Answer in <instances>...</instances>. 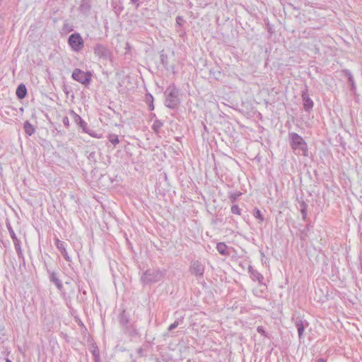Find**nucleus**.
<instances>
[{"label": "nucleus", "mask_w": 362, "mask_h": 362, "mask_svg": "<svg viewBox=\"0 0 362 362\" xmlns=\"http://www.w3.org/2000/svg\"><path fill=\"white\" fill-rule=\"evenodd\" d=\"M95 362H98L100 360V354L98 355L93 356Z\"/></svg>", "instance_id": "79ce46f5"}, {"label": "nucleus", "mask_w": 362, "mask_h": 362, "mask_svg": "<svg viewBox=\"0 0 362 362\" xmlns=\"http://www.w3.org/2000/svg\"><path fill=\"white\" fill-rule=\"evenodd\" d=\"M257 331L258 333L264 335V336H267L266 335V332L264 330V329L263 328V327L262 326H258L257 328Z\"/></svg>", "instance_id": "58836bf2"}, {"label": "nucleus", "mask_w": 362, "mask_h": 362, "mask_svg": "<svg viewBox=\"0 0 362 362\" xmlns=\"http://www.w3.org/2000/svg\"><path fill=\"white\" fill-rule=\"evenodd\" d=\"M288 138L293 150L301 151L303 156H308V145L302 136L297 133L291 132L288 134Z\"/></svg>", "instance_id": "7ed1b4c3"}, {"label": "nucleus", "mask_w": 362, "mask_h": 362, "mask_svg": "<svg viewBox=\"0 0 362 362\" xmlns=\"http://www.w3.org/2000/svg\"><path fill=\"white\" fill-rule=\"evenodd\" d=\"M6 227L8 228V230L9 232V234L11 235V238L13 242V244H16V243H21L20 240L18 239L14 230H13L11 226V223L9 222H7L6 223Z\"/></svg>", "instance_id": "412c9836"}, {"label": "nucleus", "mask_w": 362, "mask_h": 362, "mask_svg": "<svg viewBox=\"0 0 362 362\" xmlns=\"http://www.w3.org/2000/svg\"><path fill=\"white\" fill-rule=\"evenodd\" d=\"M254 216L259 219L260 222H262L264 220L263 215L257 208L254 209Z\"/></svg>", "instance_id": "c756f323"}, {"label": "nucleus", "mask_w": 362, "mask_h": 362, "mask_svg": "<svg viewBox=\"0 0 362 362\" xmlns=\"http://www.w3.org/2000/svg\"><path fill=\"white\" fill-rule=\"evenodd\" d=\"M163 123L160 120L156 119L154 121L152 125V129L155 132L158 133L160 128L163 127Z\"/></svg>", "instance_id": "b1692460"}, {"label": "nucleus", "mask_w": 362, "mask_h": 362, "mask_svg": "<svg viewBox=\"0 0 362 362\" xmlns=\"http://www.w3.org/2000/svg\"><path fill=\"white\" fill-rule=\"evenodd\" d=\"M91 10V1L90 0H81L78 7V11L83 15L88 16Z\"/></svg>", "instance_id": "4468645a"}, {"label": "nucleus", "mask_w": 362, "mask_h": 362, "mask_svg": "<svg viewBox=\"0 0 362 362\" xmlns=\"http://www.w3.org/2000/svg\"><path fill=\"white\" fill-rule=\"evenodd\" d=\"M148 1L149 0H130V3L138 8L141 4H144L145 1L148 2Z\"/></svg>", "instance_id": "7c9ffc66"}, {"label": "nucleus", "mask_w": 362, "mask_h": 362, "mask_svg": "<svg viewBox=\"0 0 362 362\" xmlns=\"http://www.w3.org/2000/svg\"><path fill=\"white\" fill-rule=\"evenodd\" d=\"M55 245H56L57 248L60 251V252L63 255L64 258L67 262H71V258L69 256L67 251L66 250V247L64 246V242L61 241L60 240H59V238H55Z\"/></svg>", "instance_id": "2eb2a0df"}, {"label": "nucleus", "mask_w": 362, "mask_h": 362, "mask_svg": "<svg viewBox=\"0 0 362 362\" xmlns=\"http://www.w3.org/2000/svg\"><path fill=\"white\" fill-rule=\"evenodd\" d=\"M267 30H268V32H269V33H273V31H272V27L269 25V24H267Z\"/></svg>", "instance_id": "37998d69"}, {"label": "nucleus", "mask_w": 362, "mask_h": 362, "mask_svg": "<svg viewBox=\"0 0 362 362\" xmlns=\"http://www.w3.org/2000/svg\"><path fill=\"white\" fill-rule=\"evenodd\" d=\"M231 212L234 214L240 215L241 210L239 206L236 204H234L231 206Z\"/></svg>", "instance_id": "2f4dec72"}, {"label": "nucleus", "mask_w": 362, "mask_h": 362, "mask_svg": "<svg viewBox=\"0 0 362 362\" xmlns=\"http://www.w3.org/2000/svg\"><path fill=\"white\" fill-rule=\"evenodd\" d=\"M160 62L163 65L165 68H168V55L164 52V50H162L160 53Z\"/></svg>", "instance_id": "4be33fe9"}, {"label": "nucleus", "mask_w": 362, "mask_h": 362, "mask_svg": "<svg viewBox=\"0 0 362 362\" xmlns=\"http://www.w3.org/2000/svg\"><path fill=\"white\" fill-rule=\"evenodd\" d=\"M62 122L66 128L69 127V119L68 117H64V118L62 119Z\"/></svg>", "instance_id": "4c0bfd02"}, {"label": "nucleus", "mask_w": 362, "mask_h": 362, "mask_svg": "<svg viewBox=\"0 0 362 362\" xmlns=\"http://www.w3.org/2000/svg\"><path fill=\"white\" fill-rule=\"evenodd\" d=\"M295 325L298 330V337L301 339L304 337V330L308 326V322L306 320L298 318L295 322Z\"/></svg>", "instance_id": "f8f14e48"}, {"label": "nucleus", "mask_w": 362, "mask_h": 362, "mask_svg": "<svg viewBox=\"0 0 362 362\" xmlns=\"http://www.w3.org/2000/svg\"><path fill=\"white\" fill-rule=\"evenodd\" d=\"M309 224H307L305 228L303 230H301L300 235V240H305L308 237V231L309 230Z\"/></svg>", "instance_id": "c85d7f7f"}, {"label": "nucleus", "mask_w": 362, "mask_h": 362, "mask_svg": "<svg viewBox=\"0 0 362 362\" xmlns=\"http://www.w3.org/2000/svg\"><path fill=\"white\" fill-rule=\"evenodd\" d=\"M345 75L348 77V81L351 85V89L354 90L356 88L354 77L349 70L344 71Z\"/></svg>", "instance_id": "5701e85b"}, {"label": "nucleus", "mask_w": 362, "mask_h": 362, "mask_svg": "<svg viewBox=\"0 0 362 362\" xmlns=\"http://www.w3.org/2000/svg\"><path fill=\"white\" fill-rule=\"evenodd\" d=\"M47 272L49 273V279L51 282L54 284V285L57 286V289L59 291H62L63 290V284L62 281L59 279L58 274L55 272H51L49 270H47Z\"/></svg>", "instance_id": "ddd939ff"}, {"label": "nucleus", "mask_w": 362, "mask_h": 362, "mask_svg": "<svg viewBox=\"0 0 362 362\" xmlns=\"http://www.w3.org/2000/svg\"><path fill=\"white\" fill-rule=\"evenodd\" d=\"M14 247H15V249L16 250V252H17L18 258L19 259H22L23 261L24 262V256H23V254L22 252V250H21L20 243L15 244Z\"/></svg>", "instance_id": "a878e982"}, {"label": "nucleus", "mask_w": 362, "mask_h": 362, "mask_svg": "<svg viewBox=\"0 0 362 362\" xmlns=\"http://www.w3.org/2000/svg\"><path fill=\"white\" fill-rule=\"evenodd\" d=\"M165 274L164 269H148L143 274L141 280L144 284H155L163 280Z\"/></svg>", "instance_id": "f03ea898"}, {"label": "nucleus", "mask_w": 362, "mask_h": 362, "mask_svg": "<svg viewBox=\"0 0 362 362\" xmlns=\"http://www.w3.org/2000/svg\"><path fill=\"white\" fill-rule=\"evenodd\" d=\"M204 269V264L198 260L192 261L189 268L191 274L197 277H203Z\"/></svg>", "instance_id": "0eeeda50"}, {"label": "nucleus", "mask_w": 362, "mask_h": 362, "mask_svg": "<svg viewBox=\"0 0 362 362\" xmlns=\"http://www.w3.org/2000/svg\"><path fill=\"white\" fill-rule=\"evenodd\" d=\"M218 252L222 255H228V247L224 243H218L216 245Z\"/></svg>", "instance_id": "aec40b11"}, {"label": "nucleus", "mask_w": 362, "mask_h": 362, "mask_svg": "<svg viewBox=\"0 0 362 362\" xmlns=\"http://www.w3.org/2000/svg\"><path fill=\"white\" fill-rule=\"evenodd\" d=\"M240 195V192L231 193L229 196V199L232 202H234Z\"/></svg>", "instance_id": "473e14b6"}, {"label": "nucleus", "mask_w": 362, "mask_h": 362, "mask_svg": "<svg viewBox=\"0 0 362 362\" xmlns=\"http://www.w3.org/2000/svg\"><path fill=\"white\" fill-rule=\"evenodd\" d=\"M5 362H12L9 358H6V361Z\"/></svg>", "instance_id": "49530a36"}, {"label": "nucleus", "mask_w": 362, "mask_h": 362, "mask_svg": "<svg viewBox=\"0 0 362 362\" xmlns=\"http://www.w3.org/2000/svg\"><path fill=\"white\" fill-rule=\"evenodd\" d=\"M74 29V25L69 23H66V22L64 23L63 27H62V30L65 33H70V32L73 31Z\"/></svg>", "instance_id": "cd10ccee"}, {"label": "nucleus", "mask_w": 362, "mask_h": 362, "mask_svg": "<svg viewBox=\"0 0 362 362\" xmlns=\"http://www.w3.org/2000/svg\"><path fill=\"white\" fill-rule=\"evenodd\" d=\"M299 204H300V209L308 208V204L303 200L300 202Z\"/></svg>", "instance_id": "a19ab883"}, {"label": "nucleus", "mask_w": 362, "mask_h": 362, "mask_svg": "<svg viewBox=\"0 0 362 362\" xmlns=\"http://www.w3.org/2000/svg\"><path fill=\"white\" fill-rule=\"evenodd\" d=\"M136 353L139 357H142L144 356V349L142 347H139L136 350Z\"/></svg>", "instance_id": "ea45409f"}, {"label": "nucleus", "mask_w": 362, "mask_h": 362, "mask_svg": "<svg viewBox=\"0 0 362 362\" xmlns=\"http://www.w3.org/2000/svg\"><path fill=\"white\" fill-rule=\"evenodd\" d=\"M91 353H92L93 356L98 355L100 354L99 349L97 346L93 345Z\"/></svg>", "instance_id": "c9c22d12"}, {"label": "nucleus", "mask_w": 362, "mask_h": 362, "mask_svg": "<svg viewBox=\"0 0 362 362\" xmlns=\"http://www.w3.org/2000/svg\"><path fill=\"white\" fill-rule=\"evenodd\" d=\"M23 129L28 136H31L35 132V127L28 120L24 122Z\"/></svg>", "instance_id": "a211bd4d"}, {"label": "nucleus", "mask_w": 362, "mask_h": 362, "mask_svg": "<svg viewBox=\"0 0 362 362\" xmlns=\"http://www.w3.org/2000/svg\"><path fill=\"white\" fill-rule=\"evenodd\" d=\"M94 54L99 59L107 60L112 57L111 51L104 45L97 43L93 47Z\"/></svg>", "instance_id": "423d86ee"}, {"label": "nucleus", "mask_w": 362, "mask_h": 362, "mask_svg": "<svg viewBox=\"0 0 362 362\" xmlns=\"http://www.w3.org/2000/svg\"><path fill=\"white\" fill-rule=\"evenodd\" d=\"M88 159L90 162H95L96 161V153L94 151L90 152L88 156Z\"/></svg>", "instance_id": "72a5a7b5"}, {"label": "nucleus", "mask_w": 362, "mask_h": 362, "mask_svg": "<svg viewBox=\"0 0 362 362\" xmlns=\"http://www.w3.org/2000/svg\"><path fill=\"white\" fill-rule=\"evenodd\" d=\"M64 297L65 298V300L67 301L68 300V298L70 299L71 298V296H69L68 297L66 296V294L64 293Z\"/></svg>", "instance_id": "a18cd8bd"}, {"label": "nucleus", "mask_w": 362, "mask_h": 362, "mask_svg": "<svg viewBox=\"0 0 362 362\" xmlns=\"http://www.w3.org/2000/svg\"><path fill=\"white\" fill-rule=\"evenodd\" d=\"M70 115L72 116L74 122L82 129L83 132L88 133L90 136L95 137L96 136L92 132L88 131L87 123L78 114H76L74 111L71 110Z\"/></svg>", "instance_id": "6e6552de"}, {"label": "nucleus", "mask_w": 362, "mask_h": 362, "mask_svg": "<svg viewBox=\"0 0 362 362\" xmlns=\"http://www.w3.org/2000/svg\"><path fill=\"white\" fill-rule=\"evenodd\" d=\"M301 97L304 110L309 112L313 109L314 103L309 97L308 86H305V90L302 91Z\"/></svg>", "instance_id": "9d476101"}, {"label": "nucleus", "mask_w": 362, "mask_h": 362, "mask_svg": "<svg viewBox=\"0 0 362 362\" xmlns=\"http://www.w3.org/2000/svg\"><path fill=\"white\" fill-rule=\"evenodd\" d=\"M118 320L122 328L135 323L130 317V314L125 310H123L118 316Z\"/></svg>", "instance_id": "1a4fd4ad"}, {"label": "nucleus", "mask_w": 362, "mask_h": 362, "mask_svg": "<svg viewBox=\"0 0 362 362\" xmlns=\"http://www.w3.org/2000/svg\"><path fill=\"white\" fill-rule=\"evenodd\" d=\"M69 46L74 52H78L84 47V41L78 33H74L70 35L67 40Z\"/></svg>", "instance_id": "39448f33"}, {"label": "nucleus", "mask_w": 362, "mask_h": 362, "mask_svg": "<svg viewBox=\"0 0 362 362\" xmlns=\"http://www.w3.org/2000/svg\"><path fill=\"white\" fill-rule=\"evenodd\" d=\"M122 330L125 334L132 339L140 337L139 329L136 328L135 323L122 328Z\"/></svg>", "instance_id": "9b49d317"}, {"label": "nucleus", "mask_w": 362, "mask_h": 362, "mask_svg": "<svg viewBox=\"0 0 362 362\" xmlns=\"http://www.w3.org/2000/svg\"><path fill=\"white\" fill-rule=\"evenodd\" d=\"M178 325H179V321L178 320H175L173 323H172L168 327V331H172L173 329H175Z\"/></svg>", "instance_id": "f704fd0d"}, {"label": "nucleus", "mask_w": 362, "mask_h": 362, "mask_svg": "<svg viewBox=\"0 0 362 362\" xmlns=\"http://www.w3.org/2000/svg\"><path fill=\"white\" fill-rule=\"evenodd\" d=\"M300 213L302 214L303 219L305 221L307 218V208L300 209Z\"/></svg>", "instance_id": "e433bc0d"}, {"label": "nucleus", "mask_w": 362, "mask_h": 362, "mask_svg": "<svg viewBox=\"0 0 362 362\" xmlns=\"http://www.w3.org/2000/svg\"><path fill=\"white\" fill-rule=\"evenodd\" d=\"M16 96L18 99L21 100L25 98L27 95V88L25 84L21 83L16 88Z\"/></svg>", "instance_id": "f3484780"}, {"label": "nucleus", "mask_w": 362, "mask_h": 362, "mask_svg": "<svg viewBox=\"0 0 362 362\" xmlns=\"http://www.w3.org/2000/svg\"><path fill=\"white\" fill-rule=\"evenodd\" d=\"M146 103L148 104V109L150 110H153L154 109V105H153V97L152 95L151 94H147L146 95Z\"/></svg>", "instance_id": "393cba45"}, {"label": "nucleus", "mask_w": 362, "mask_h": 362, "mask_svg": "<svg viewBox=\"0 0 362 362\" xmlns=\"http://www.w3.org/2000/svg\"><path fill=\"white\" fill-rule=\"evenodd\" d=\"M249 272L252 280H257L259 284H263L264 276L262 274L254 269L251 266L249 267Z\"/></svg>", "instance_id": "dca6fc26"}, {"label": "nucleus", "mask_w": 362, "mask_h": 362, "mask_svg": "<svg viewBox=\"0 0 362 362\" xmlns=\"http://www.w3.org/2000/svg\"><path fill=\"white\" fill-rule=\"evenodd\" d=\"M71 77L78 83L84 85L85 86H88L91 81L92 74L90 71L85 72L81 69L76 68L73 71Z\"/></svg>", "instance_id": "20e7f679"}, {"label": "nucleus", "mask_w": 362, "mask_h": 362, "mask_svg": "<svg viewBox=\"0 0 362 362\" xmlns=\"http://www.w3.org/2000/svg\"><path fill=\"white\" fill-rule=\"evenodd\" d=\"M317 362H326V361L324 358H320L317 361Z\"/></svg>", "instance_id": "c03bdc74"}, {"label": "nucleus", "mask_w": 362, "mask_h": 362, "mask_svg": "<svg viewBox=\"0 0 362 362\" xmlns=\"http://www.w3.org/2000/svg\"><path fill=\"white\" fill-rule=\"evenodd\" d=\"M180 90L174 83L170 84L165 90V105L170 109H175L180 103L179 98Z\"/></svg>", "instance_id": "f257e3e1"}, {"label": "nucleus", "mask_w": 362, "mask_h": 362, "mask_svg": "<svg viewBox=\"0 0 362 362\" xmlns=\"http://www.w3.org/2000/svg\"><path fill=\"white\" fill-rule=\"evenodd\" d=\"M175 20L176 27L179 28V30L177 31L180 33V35H182V34H185V32L182 28L183 27L184 23H185V20L181 16H177Z\"/></svg>", "instance_id": "6ab92c4d"}, {"label": "nucleus", "mask_w": 362, "mask_h": 362, "mask_svg": "<svg viewBox=\"0 0 362 362\" xmlns=\"http://www.w3.org/2000/svg\"><path fill=\"white\" fill-rule=\"evenodd\" d=\"M108 140L114 146L117 145L119 143V138L118 136L116 134H110L108 136Z\"/></svg>", "instance_id": "bb28decb"}]
</instances>
